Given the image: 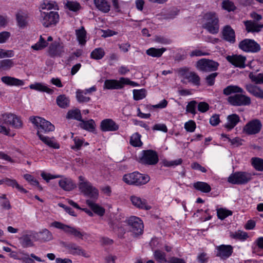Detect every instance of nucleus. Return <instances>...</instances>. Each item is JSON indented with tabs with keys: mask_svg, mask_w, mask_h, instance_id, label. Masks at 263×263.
Listing matches in <instances>:
<instances>
[{
	"mask_svg": "<svg viewBox=\"0 0 263 263\" xmlns=\"http://www.w3.org/2000/svg\"><path fill=\"white\" fill-rule=\"evenodd\" d=\"M110 227L117 231L120 238H123L124 234L128 231L132 232L135 236L140 235L143 234L144 229L142 219L135 216L126 217L125 220L119 222L116 226L111 222Z\"/></svg>",
	"mask_w": 263,
	"mask_h": 263,
	"instance_id": "f257e3e1",
	"label": "nucleus"
},
{
	"mask_svg": "<svg viewBox=\"0 0 263 263\" xmlns=\"http://www.w3.org/2000/svg\"><path fill=\"white\" fill-rule=\"evenodd\" d=\"M202 26L211 34L218 33L219 31V20L217 14L214 12L205 13L202 18Z\"/></svg>",
	"mask_w": 263,
	"mask_h": 263,
	"instance_id": "f03ea898",
	"label": "nucleus"
},
{
	"mask_svg": "<svg viewBox=\"0 0 263 263\" xmlns=\"http://www.w3.org/2000/svg\"><path fill=\"white\" fill-rule=\"evenodd\" d=\"M29 121L37 128L36 134L38 137L39 135H43L42 133H48L55 129L54 126L49 121L40 117L31 116Z\"/></svg>",
	"mask_w": 263,
	"mask_h": 263,
	"instance_id": "7ed1b4c3",
	"label": "nucleus"
},
{
	"mask_svg": "<svg viewBox=\"0 0 263 263\" xmlns=\"http://www.w3.org/2000/svg\"><path fill=\"white\" fill-rule=\"evenodd\" d=\"M123 180L128 184L138 186L147 183L149 181V177L147 175L134 172L124 175Z\"/></svg>",
	"mask_w": 263,
	"mask_h": 263,
	"instance_id": "20e7f679",
	"label": "nucleus"
},
{
	"mask_svg": "<svg viewBox=\"0 0 263 263\" xmlns=\"http://www.w3.org/2000/svg\"><path fill=\"white\" fill-rule=\"evenodd\" d=\"M51 226L63 230L67 235L73 236L76 238L83 239V237L87 235V233L81 231L80 228L71 227L59 221H55L52 222Z\"/></svg>",
	"mask_w": 263,
	"mask_h": 263,
	"instance_id": "39448f33",
	"label": "nucleus"
},
{
	"mask_svg": "<svg viewBox=\"0 0 263 263\" xmlns=\"http://www.w3.org/2000/svg\"><path fill=\"white\" fill-rule=\"evenodd\" d=\"M253 175L248 172L237 171L232 173L229 176L228 182L232 184H246L252 179Z\"/></svg>",
	"mask_w": 263,
	"mask_h": 263,
	"instance_id": "423d86ee",
	"label": "nucleus"
},
{
	"mask_svg": "<svg viewBox=\"0 0 263 263\" xmlns=\"http://www.w3.org/2000/svg\"><path fill=\"white\" fill-rule=\"evenodd\" d=\"M2 125L5 124L11 127L20 129L23 127V122L21 116L10 112H6L2 115Z\"/></svg>",
	"mask_w": 263,
	"mask_h": 263,
	"instance_id": "0eeeda50",
	"label": "nucleus"
},
{
	"mask_svg": "<svg viewBox=\"0 0 263 263\" xmlns=\"http://www.w3.org/2000/svg\"><path fill=\"white\" fill-rule=\"evenodd\" d=\"M40 20L44 27L48 28L55 26L59 23L60 16L57 11L49 12L41 11Z\"/></svg>",
	"mask_w": 263,
	"mask_h": 263,
	"instance_id": "6e6552de",
	"label": "nucleus"
},
{
	"mask_svg": "<svg viewBox=\"0 0 263 263\" xmlns=\"http://www.w3.org/2000/svg\"><path fill=\"white\" fill-rule=\"evenodd\" d=\"M159 161L157 153L153 149L143 150L139 156V162L145 165H154Z\"/></svg>",
	"mask_w": 263,
	"mask_h": 263,
	"instance_id": "1a4fd4ad",
	"label": "nucleus"
},
{
	"mask_svg": "<svg viewBox=\"0 0 263 263\" xmlns=\"http://www.w3.org/2000/svg\"><path fill=\"white\" fill-rule=\"evenodd\" d=\"M240 49L246 52L257 53L260 49V46L254 40L245 39L240 41L238 45Z\"/></svg>",
	"mask_w": 263,
	"mask_h": 263,
	"instance_id": "9d476101",
	"label": "nucleus"
},
{
	"mask_svg": "<svg viewBox=\"0 0 263 263\" xmlns=\"http://www.w3.org/2000/svg\"><path fill=\"white\" fill-rule=\"evenodd\" d=\"M219 64L212 60L201 59L196 63L197 68L202 71L212 72L218 69Z\"/></svg>",
	"mask_w": 263,
	"mask_h": 263,
	"instance_id": "9b49d317",
	"label": "nucleus"
},
{
	"mask_svg": "<svg viewBox=\"0 0 263 263\" xmlns=\"http://www.w3.org/2000/svg\"><path fill=\"white\" fill-rule=\"evenodd\" d=\"M228 101L232 106H248L251 104V98L242 93L235 94L228 98Z\"/></svg>",
	"mask_w": 263,
	"mask_h": 263,
	"instance_id": "f8f14e48",
	"label": "nucleus"
},
{
	"mask_svg": "<svg viewBox=\"0 0 263 263\" xmlns=\"http://www.w3.org/2000/svg\"><path fill=\"white\" fill-rule=\"evenodd\" d=\"M97 91L96 86L85 89H77L76 92L77 101L79 103H88L91 101L90 96L92 93Z\"/></svg>",
	"mask_w": 263,
	"mask_h": 263,
	"instance_id": "ddd939ff",
	"label": "nucleus"
},
{
	"mask_svg": "<svg viewBox=\"0 0 263 263\" xmlns=\"http://www.w3.org/2000/svg\"><path fill=\"white\" fill-rule=\"evenodd\" d=\"M63 247L68 251V253L73 255L82 256L84 257H89V255L82 249L81 247L72 242H64Z\"/></svg>",
	"mask_w": 263,
	"mask_h": 263,
	"instance_id": "4468645a",
	"label": "nucleus"
},
{
	"mask_svg": "<svg viewBox=\"0 0 263 263\" xmlns=\"http://www.w3.org/2000/svg\"><path fill=\"white\" fill-rule=\"evenodd\" d=\"M233 253V247L230 245H221L215 248V255L224 260L229 258Z\"/></svg>",
	"mask_w": 263,
	"mask_h": 263,
	"instance_id": "2eb2a0df",
	"label": "nucleus"
},
{
	"mask_svg": "<svg viewBox=\"0 0 263 263\" xmlns=\"http://www.w3.org/2000/svg\"><path fill=\"white\" fill-rule=\"evenodd\" d=\"M36 236H37L36 232L28 231L19 238L20 243L24 248L33 247L34 242L36 241Z\"/></svg>",
	"mask_w": 263,
	"mask_h": 263,
	"instance_id": "dca6fc26",
	"label": "nucleus"
},
{
	"mask_svg": "<svg viewBox=\"0 0 263 263\" xmlns=\"http://www.w3.org/2000/svg\"><path fill=\"white\" fill-rule=\"evenodd\" d=\"M262 124L258 119L251 120L243 127V131L248 135H255L258 133L261 128Z\"/></svg>",
	"mask_w": 263,
	"mask_h": 263,
	"instance_id": "f3484780",
	"label": "nucleus"
},
{
	"mask_svg": "<svg viewBox=\"0 0 263 263\" xmlns=\"http://www.w3.org/2000/svg\"><path fill=\"white\" fill-rule=\"evenodd\" d=\"M64 52V46L59 41H54L49 46L48 53L51 58L61 57Z\"/></svg>",
	"mask_w": 263,
	"mask_h": 263,
	"instance_id": "a211bd4d",
	"label": "nucleus"
},
{
	"mask_svg": "<svg viewBox=\"0 0 263 263\" xmlns=\"http://www.w3.org/2000/svg\"><path fill=\"white\" fill-rule=\"evenodd\" d=\"M227 60L234 66L235 67L239 68H245L246 67V57L241 54H233L232 55H228L226 57Z\"/></svg>",
	"mask_w": 263,
	"mask_h": 263,
	"instance_id": "6ab92c4d",
	"label": "nucleus"
},
{
	"mask_svg": "<svg viewBox=\"0 0 263 263\" xmlns=\"http://www.w3.org/2000/svg\"><path fill=\"white\" fill-rule=\"evenodd\" d=\"M221 34L222 39L230 44H233L236 42V35L234 30L230 25L223 27Z\"/></svg>",
	"mask_w": 263,
	"mask_h": 263,
	"instance_id": "aec40b11",
	"label": "nucleus"
},
{
	"mask_svg": "<svg viewBox=\"0 0 263 263\" xmlns=\"http://www.w3.org/2000/svg\"><path fill=\"white\" fill-rule=\"evenodd\" d=\"M104 89L112 90V89H121L123 87V77H121L119 80L116 79H107L105 80Z\"/></svg>",
	"mask_w": 263,
	"mask_h": 263,
	"instance_id": "412c9836",
	"label": "nucleus"
},
{
	"mask_svg": "<svg viewBox=\"0 0 263 263\" xmlns=\"http://www.w3.org/2000/svg\"><path fill=\"white\" fill-rule=\"evenodd\" d=\"M119 126L113 120L105 119L100 123V129L103 132H115L119 129Z\"/></svg>",
	"mask_w": 263,
	"mask_h": 263,
	"instance_id": "4be33fe9",
	"label": "nucleus"
},
{
	"mask_svg": "<svg viewBox=\"0 0 263 263\" xmlns=\"http://www.w3.org/2000/svg\"><path fill=\"white\" fill-rule=\"evenodd\" d=\"M130 200L132 204L139 209L149 210L152 208L151 206L147 204V201L145 199L141 198L137 196H131L130 197Z\"/></svg>",
	"mask_w": 263,
	"mask_h": 263,
	"instance_id": "5701e85b",
	"label": "nucleus"
},
{
	"mask_svg": "<svg viewBox=\"0 0 263 263\" xmlns=\"http://www.w3.org/2000/svg\"><path fill=\"white\" fill-rule=\"evenodd\" d=\"M59 186L65 191H71L76 187L74 182L68 177H63L59 181Z\"/></svg>",
	"mask_w": 263,
	"mask_h": 263,
	"instance_id": "b1692460",
	"label": "nucleus"
},
{
	"mask_svg": "<svg viewBox=\"0 0 263 263\" xmlns=\"http://www.w3.org/2000/svg\"><path fill=\"white\" fill-rule=\"evenodd\" d=\"M3 83L8 86H22L25 84L23 80L10 76H4L1 78Z\"/></svg>",
	"mask_w": 263,
	"mask_h": 263,
	"instance_id": "393cba45",
	"label": "nucleus"
},
{
	"mask_svg": "<svg viewBox=\"0 0 263 263\" xmlns=\"http://www.w3.org/2000/svg\"><path fill=\"white\" fill-rule=\"evenodd\" d=\"M29 88L40 92H46L49 95H52L54 91L53 88H50L46 85L40 82L30 84Z\"/></svg>",
	"mask_w": 263,
	"mask_h": 263,
	"instance_id": "a878e982",
	"label": "nucleus"
},
{
	"mask_svg": "<svg viewBox=\"0 0 263 263\" xmlns=\"http://www.w3.org/2000/svg\"><path fill=\"white\" fill-rule=\"evenodd\" d=\"M96 8L103 13H107L110 10V5L108 0H93Z\"/></svg>",
	"mask_w": 263,
	"mask_h": 263,
	"instance_id": "bb28decb",
	"label": "nucleus"
},
{
	"mask_svg": "<svg viewBox=\"0 0 263 263\" xmlns=\"http://www.w3.org/2000/svg\"><path fill=\"white\" fill-rule=\"evenodd\" d=\"M39 138L45 144L47 145L50 148L54 149H59L60 147V144L54 139V137L49 138L44 135H39Z\"/></svg>",
	"mask_w": 263,
	"mask_h": 263,
	"instance_id": "cd10ccee",
	"label": "nucleus"
},
{
	"mask_svg": "<svg viewBox=\"0 0 263 263\" xmlns=\"http://www.w3.org/2000/svg\"><path fill=\"white\" fill-rule=\"evenodd\" d=\"M239 121L240 118L238 115L233 114L229 115L227 117V123L225 124L224 127L230 130L234 128Z\"/></svg>",
	"mask_w": 263,
	"mask_h": 263,
	"instance_id": "c85d7f7f",
	"label": "nucleus"
},
{
	"mask_svg": "<svg viewBox=\"0 0 263 263\" xmlns=\"http://www.w3.org/2000/svg\"><path fill=\"white\" fill-rule=\"evenodd\" d=\"M244 24L248 32H258L263 28V24H258L252 21H247Z\"/></svg>",
	"mask_w": 263,
	"mask_h": 263,
	"instance_id": "c756f323",
	"label": "nucleus"
},
{
	"mask_svg": "<svg viewBox=\"0 0 263 263\" xmlns=\"http://www.w3.org/2000/svg\"><path fill=\"white\" fill-rule=\"evenodd\" d=\"M194 189L202 193H209L211 191L212 188L209 184L203 181H197L193 184Z\"/></svg>",
	"mask_w": 263,
	"mask_h": 263,
	"instance_id": "7c9ffc66",
	"label": "nucleus"
},
{
	"mask_svg": "<svg viewBox=\"0 0 263 263\" xmlns=\"http://www.w3.org/2000/svg\"><path fill=\"white\" fill-rule=\"evenodd\" d=\"M86 203L95 214L100 216H102L104 215L105 212V209L101 206L95 203L91 200H87Z\"/></svg>",
	"mask_w": 263,
	"mask_h": 263,
	"instance_id": "2f4dec72",
	"label": "nucleus"
},
{
	"mask_svg": "<svg viewBox=\"0 0 263 263\" xmlns=\"http://www.w3.org/2000/svg\"><path fill=\"white\" fill-rule=\"evenodd\" d=\"M245 93L243 89L237 86L234 85H230L227 86L223 90V93L225 96H228L233 93L238 94V93Z\"/></svg>",
	"mask_w": 263,
	"mask_h": 263,
	"instance_id": "473e14b6",
	"label": "nucleus"
},
{
	"mask_svg": "<svg viewBox=\"0 0 263 263\" xmlns=\"http://www.w3.org/2000/svg\"><path fill=\"white\" fill-rule=\"evenodd\" d=\"M79 124L80 127L89 132H94L96 129V124L93 119L85 121L82 119Z\"/></svg>",
	"mask_w": 263,
	"mask_h": 263,
	"instance_id": "72a5a7b5",
	"label": "nucleus"
},
{
	"mask_svg": "<svg viewBox=\"0 0 263 263\" xmlns=\"http://www.w3.org/2000/svg\"><path fill=\"white\" fill-rule=\"evenodd\" d=\"M28 14L23 12L16 14V20L17 26L21 28H25L27 24Z\"/></svg>",
	"mask_w": 263,
	"mask_h": 263,
	"instance_id": "f704fd0d",
	"label": "nucleus"
},
{
	"mask_svg": "<svg viewBox=\"0 0 263 263\" xmlns=\"http://www.w3.org/2000/svg\"><path fill=\"white\" fill-rule=\"evenodd\" d=\"M166 50L165 48H156L151 47L146 50V53L152 57L159 58L161 57L163 53Z\"/></svg>",
	"mask_w": 263,
	"mask_h": 263,
	"instance_id": "c9c22d12",
	"label": "nucleus"
},
{
	"mask_svg": "<svg viewBox=\"0 0 263 263\" xmlns=\"http://www.w3.org/2000/svg\"><path fill=\"white\" fill-rule=\"evenodd\" d=\"M56 102L60 108H66L69 106L70 100L65 95L63 94L57 97Z\"/></svg>",
	"mask_w": 263,
	"mask_h": 263,
	"instance_id": "e433bc0d",
	"label": "nucleus"
},
{
	"mask_svg": "<svg viewBox=\"0 0 263 263\" xmlns=\"http://www.w3.org/2000/svg\"><path fill=\"white\" fill-rule=\"evenodd\" d=\"M52 238L51 233L47 229H45L42 231L37 233L36 241H47Z\"/></svg>",
	"mask_w": 263,
	"mask_h": 263,
	"instance_id": "4c0bfd02",
	"label": "nucleus"
},
{
	"mask_svg": "<svg viewBox=\"0 0 263 263\" xmlns=\"http://www.w3.org/2000/svg\"><path fill=\"white\" fill-rule=\"evenodd\" d=\"M154 259L158 263H166L168 262L166 259V254L164 252L157 249L153 253Z\"/></svg>",
	"mask_w": 263,
	"mask_h": 263,
	"instance_id": "58836bf2",
	"label": "nucleus"
},
{
	"mask_svg": "<svg viewBox=\"0 0 263 263\" xmlns=\"http://www.w3.org/2000/svg\"><path fill=\"white\" fill-rule=\"evenodd\" d=\"M76 34L79 43L81 45H84L86 43V31L83 27L81 29L76 30Z\"/></svg>",
	"mask_w": 263,
	"mask_h": 263,
	"instance_id": "ea45409f",
	"label": "nucleus"
},
{
	"mask_svg": "<svg viewBox=\"0 0 263 263\" xmlns=\"http://www.w3.org/2000/svg\"><path fill=\"white\" fill-rule=\"evenodd\" d=\"M40 8L42 10L47 9L50 10L52 9L59 10V7L58 4L53 1L45 0L41 5Z\"/></svg>",
	"mask_w": 263,
	"mask_h": 263,
	"instance_id": "a19ab883",
	"label": "nucleus"
},
{
	"mask_svg": "<svg viewBox=\"0 0 263 263\" xmlns=\"http://www.w3.org/2000/svg\"><path fill=\"white\" fill-rule=\"evenodd\" d=\"M105 52L102 48H96L93 50L90 54V58L91 59L99 60L102 59L105 55Z\"/></svg>",
	"mask_w": 263,
	"mask_h": 263,
	"instance_id": "79ce46f5",
	"label": "nucleus"
},
{
	"mask_svg": "<svg viewBox=\"0 0 263 263\" xmlns=\"http://www.w3.org/2000/svg\"><path fill=\"white\" fill-rule=\"evenodd\" d=\"M186 79L195 86H199L200 85V78L194 71L190 72L187 76L186 77Z\"/></svg>",
	"mask_w": 263,
	"mask_h": 263,
	"instance_id": "37998d69",
	"label": "nucleus"
},
{
	"mask_svg": "<svg viewBox=\"0 0 263 263\" xmlns=\"http://www.w3.org/2000/svg\"><path fill=\"white\" fill-rule=\"evenodd\" d=\"M65 7L69 10L77 12L81 9L80 4L76 1H67Z\"/></svg>",
	"mask_w": 263,
	"mask_h": 263,
	"instance_id": "c03bdc74",
	"label": "nucleus"
},
{
	"mask_svg": "<svg viewBox=\"0 0 263 263\" xmlns=\"http://www.w3.org/2000/svg\"><path fill=\"white\" fill-rule=\"evenodd\" d=\"M251 164L255 170L263 171V159L259 157H253L251 160Z\"/></svg>",
	"mask_w": 263,
	"mask_h": 263,
	"instance_id": "a18cd8bd",
	"label": "nucleus"
},
{
	"mask_svg": "<svg viewBox=\"0 0 263 263\" xmlns=\"http://www.w3.org/2000/svg\"><path fill=\"white\" fill-rule=\"evenodd\" d=\"M66 118L68 119H74L79 121L82 119L81 111L79 109L69 110L67 113Z\"/></svg>",
	"mask_w": 263,
	"mask_h": 263,
	"instance_id": "49530a36",
	"label": "nucleus"
},
{
	"mask_svg": "<svg viewBox=\"0 0 263 263\" xmlns=\"http://www.w3.org/2000/svg\"><path fill=\"white\" fill-rule=\"evenodd\" d=\"M14 66L13 59H4L0 61V70H8Z\"/></svg>",
	"mask_w": 263,
	"mask_h": 263,
	"instance_id": "de8ad7c7",
	"label": "nucleus"
},
{
	"mask_svg": "<svg viewBox=\"0 0 263 263\" xmlns=\"http://www.w3.org/2000/svg\"><path fill=\"white\" fill-rule=\"evenodd\" d=\"M48 45V43L41 35L39 41L33 45L31 48L34 50H40L46 47Z\"/></svg>",
	"mask_w": 263,
	"mask_h": 263,
	"instance_id": "09e8293b",
	"label": "nucleus"
},
{
	"mask_svg": "<svg viewBox=\"0 0 263 263\" xmlns=\"http://www.w3.org/2000/svg\"><path fill=\"white\" fill-rule=\"evenodd\" d=\"M146 96V91L145 89L133 90V98L136 101L142 100Z\"/></svg>",
	"mask_w": 263,
	"mask_h": 263,
	"instance_id": "8fccbe9b",
	"label": "nucleus"
},
{
	"mask_svg": "<svg viewBox=\"0 0 263 263\" xmlns=\"http://www.w3.org/2000/svg\"><path fill=\"white\" fill-rule=\"evenodd\" d=\"M233 214L232 211L226 209L220 208L217 210V215L220 220H223Z\"/></svg>",
	"mask_w": 263,
	"mask_h": 263,
	"instance_id": "3c124183",
	"label": "nucleus"
},
{
	"mask_svg": "<svg viewBox=\"0 0 263 263\" xmlns=\"http://www.w3.org/2000/svg\"><path fill=\"white\" fill-rule=\"evenodd\" d=\"M249 78L252 82L256 84H263V73L255 74L253 72H250L249 74Z\"/></svg>",
	"mask_w": 263,
	"mask_h": 263,
	"instance_id": "603ef678",
	"label": "nucleus"
},
{
	"mask_svg": "<svg viewBox=\"0 0 263 263\" xmlns=\"http://www.w3.org/2000/svg\"><path fill=\"white\" fill-rule=\"evenodd\" d=\"M230 236L233 239H238L241 241L246 240L249 237L247 232L240 230L237 232H235L234 233H231Z\"/></svg>",
	"mask_w": 263,
	"mask_h": 263,
	"instance_id": "864d4df0",
	"label": "nucleus"
},
{
	"mask_svg": "<svg viewBox=\"0 0 263 263\" xmlns=\"http://www.w3.org/2000/svg\"><path fill=\"white\" fill-rule=\"evenodd\" d=\"M24 255L26 256V257L23 258V261L25 263H35L33 259L39 262L43 261L40 257L36 256L33 253H31L30 255L28 253H24Z\"/></svg>",
	"mask_w": 263,
	"mask_h": 263,
	"instance_id": "5fc2aeb1",
	"label": "nucleus"
},
{
	"mask_svg": "<svg viewBox=\"0 0 263 263\" xmlns=\"http://www.w3.org/2000/svg\"><path fill=\"white\" fill-rule=\"evenodd\" d=\"M141 135L136 133L131 137L130 139V144L134 147H140L142 143L141 141Z\"/></svg>",
	"mask_w": 263,
	"mask_h": 263,
	"instance_id": "6e6d98bb",
	"label": "nucleus"
},
{
	"mask_svg": "<svg viewBox=\"0 0 263 263\" xmlns=\"http://www.w3.org/2000/svg\"><path fill=\"white\" fill-rule=\"evenodd\" d=\"M74 144L71 146V148L74 151L80 150L84 143V139L79 137H75L73 139Z\"/></svg>",
	"mask_w": 263,
	"mask_h": 263,
	"instance_id": "4d7b16f0",
	"label": "nucleus"
},
{
	"mask_svg": "<svg viewBox=\"0 0 263 263\" xmlns=\"http://www.w3.org/2000/svg\"><path fill=\"white\" fill-rule=\"evenodd\" d=\"M92 185L88 181L80 182L79 184V188L84 195L90 189H92Z\"/></svg>",
	"mask_w": 263,
	"mask_h": 263,
	"instance_id": "13d9d810",
	"label": "nucleus"
},
{
	"mask_svg": "<svg viewBox=\"0 0 263 263\" xmlns=\"http://www.w3.org/2000/svg\"><path fill=\"white\" fill-rule=\"evenodd\" d=\"M222 8L228 12L234 11L236 9L233 2L230 0H224L222 3Z\"/></svg>",
	"mask_w": 263,
	"mask_h": 263,
	"instance_id": "bf43d9fd",
	"label": "nucleus"
},
{
	"mask_svg": "<svg viewBox=\"0 0 263 263\" xmlns=\"http://www.w3.org/2000/svg\"><path fill=\"white\" fill-rule=\"evenodd\" d=\"M84 195L91 199L96 200L99 197V191L96 187L92 186V189H90Z\"/></svg>",
	"mask_w": 263,
	"mask_h": 263,
	"instance_id": "052dcab7",
	"label": "nucleus"
},
{
	"mask_svg": "<svg viewBox=\"0 0 263 263\" xmlns=\"http://www.w3.org/2000/svg\"><path fill=\"white\" fill-rule=\"evenodd\" d=\"M218 72H213L209 74L205 77V80L208 86H212L214 85L215 82V78L218 76Z\"/></svg>",
	"mask_w": 263,
	"mask_h": 263,
	"instance_id": "680f3d73",
	"label": "nucleus"
},
{
	"mask_svg": "<svg viewBox=\"0 0 263 263\" xmlns=\"http://www.w3.org/2000/svg\"><path fill=\"white\" fill-rule=\"evenodd\" d=\"M24 178L31 185L40 186L39 182L32 175L29 174H24Z\"/></svg>",
	"mask_w": 263,
	"mask_h": 263,
	"instance_id": "e2e57ef3",
	"label": "nucleus"
},
{
	"mask_svg": "<svg viewBox=\"0 0 263 263\" xmlns=\"http://www.w3.org/2000/svg\"><path fill=\"white\" fill-rule=\"evenodd\" d=\"M196 104L197 102L196 101L193 100L189 102L186 107V112L191 113L193 115H195L196 114Z\"/></svg>",
	"mask_w": 263,
	"mask_h": 263,
	"instance_id": "0e129e2a",
	"label": "nucleus"
},
{
	"mask_svg": "<svg viewBox=\"0 0 263 263\" xmlns=\"http://www.w3.org/2000/svg\"><path fill=\"white\" fill-rule=\"evenodd\" d=\"M259 87L252 84H248L246 85V90L252 95L256 97L257 94Z\"/></svg>",
	"mask_w": 263,
	"mask_h": 263,
	"instance_id": "69168bd1",
	"label": "nucleus"
},
{
	"mask_svg": "<svg viewBox=\"0 0 263 263\" xmlns=\"http://www.w3.org/2000/svg\"><path fill=\"white\" fill-rule=\"evenodd\" d=\"M196 128V124L193 120H189L184 124V128L187 132L192 133L195 131Z\"/></svg>",
	"mask_w": 263,
	"mask_h": 263,
	"instance_id": "338daca9",
	"label": "nucleus"
},
{
	"mask_svg": "<svg viewBox=\"0 0 263 263\" xmlns=\"http://www.w3.org/2000/svg\"><path fill=\"white\" fill-rule=\"evenodd\" d=\"M255 246L252 247L254 251L256 249L263 250V237H259L253 243Z\"/></svg>",
	"mask_w": 263,
	"mask_h": 263,
	"instance_id": "774afa93",
	"label": "nucleus"
}]
</instances>
